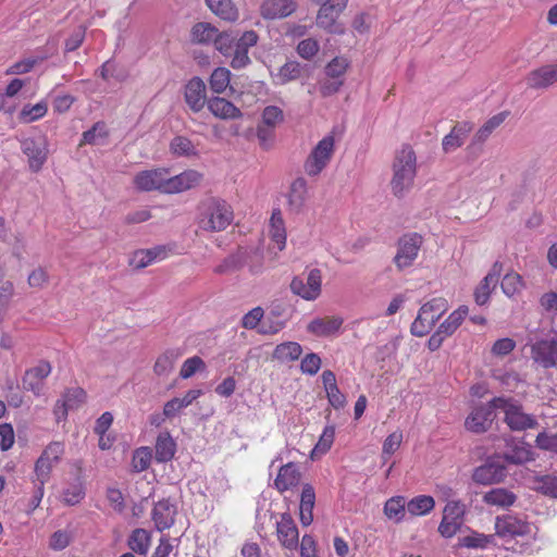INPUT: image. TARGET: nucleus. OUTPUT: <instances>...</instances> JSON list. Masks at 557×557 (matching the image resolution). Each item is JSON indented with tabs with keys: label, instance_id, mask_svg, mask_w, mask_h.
<instances>
[{
	"label": "nucleus",
	"instance_id": "obj_1",
	"mask_svg": "<svg viewBox=\"0 0 557 557\" xmlns=\"http://www.w3.org/2000/svg\"><path fill=\"white\" fill-rule=\"evenodd\" d=\"M233 220V208L224 199L209 197L200 201L197 207V225L203 232H222L232 224Z\"/></svg>",
	"mask_w": 557,
	"mask_h": 557
},
{
	"label": "nucleus",
	"instance_id": "obj_2",
	"mask_svg": "<svg viewBox=\"0 0 557 557\" xmlns=\"http://www.w3.org/2000/svg\"><path fill=\"white\" fill-rule=\"evenodd\" d=\"M391 188L394 196L400 198L413 186L417 174V157L410 145H403L395 152L392 164Z\"/></svg>",
	"mask_w": 557,
	"mask_h": 557
},
{
	"label": "nucleus",
	"instance_id": "obj_3",
	"mask_svg": "<svg viewBox=\"0 0 557 557\" xmlns=\"http://www.w3.org/2000/svg\"><path fill=\"white\" fill-rule=\"evenodd\" d=\"M491 404L504 412V422L511 431H525L537 426L535 417L525 413L522 405L511 397H494Z\"/></svg>",
	"mask_w": 557,
	"mask_h": 557
},
{
	"label": "nucleus",
	"instance_id": "obj_4",
	"mask_svg": "<svg viewBox=\"0 0 557 557\" xmlns=\"http://www.w3.org/2000/svg\"><path fill=\"white\" fill-rule=\"evenodd\" d=\"M335 131L315 144L304 162V171L309 177L319 176L329 166L335 153Z\"/></svg>",
	"mask_w": 557,
	"mask_h": 557
},
{
	"label": "nucleus",
	"instance_id": "obj_5",
	"mask_svg": "<svg viewBox=\"0 0 557 557\" xmlns=\"http://www.w3.org/2000/svg\"><path fill=\"white\" fill-rule=\"evenodd\" d=\"M448 308V301L444 297H434L422 305L411 324V333L418 337L426 335Z\"/></svg>",
	"mask_w": 557,
	"mask_h": 557
},
{
	"label": "nucleus",
	"instance_id": "obj_6",
	"mask_svg": "<svg viewBox=\"0 0 557 557\" xmlns=\"http://www.w3.org/2000/svg\"><path fill=\"white\" fill-rule=\"evenodd\" d=\"M320 5L317 14V25L330 34L343 35L345 28L338 22L339 15L345 11L348 0H313Z\"/></svg>",
	"mask_w": 557,
	"mask_h": 557
},
{
	"label": "nucleus",
	"instance_id": "obj_7",
	"mask_svg": "<svg viewBox=\"0 0 557 557\" xmlns=\"http://www.w3.org/2000/svg\"><path fill=\"white\" fill-rule=\"evenodd\" d=\"M422 244L423 238L418 233H408L399 237L397 242V252L393 259L394 264L399 271L414 263Z\"/></svg>",
	"mask_w": 557,
	"mask_h": 557
},
{
	"label": "nucleus",
	"instance_id": "obj_8",
	"mask_svg": "<svg viewBox=\"0 0 557 557\" xmlns=\"http://www.w3.org/2000/svg\"><path fill=\"white\" fill-rule=\"evenodd\" d=\"M322 274L319 269L308 272L306 280L296 276L290 282V290L305 300H315L321 295Z\"/></svg>",
	"mask_w": 557,
	"mask_h": 557
},
{
	"label": "nucleus",
	"instance_id": "obj_9",
	"mask_svg": "<svg viewBox=\"0 0 557 557\" xmlns=\"http://www.w3.org/2000/svg\"><path fill=\"white\" fill-rule=\"evenodd\" d=\"M166 174L169 169L154 168L138 172L134 178L133 184L136 189L140 191H159L165 194Z\"/></svg>",
	"mask_w": 557,
	"mask_h": 557
},
{
	"label": "nucleus",
	"instance_id": "obj_10",
	"mask_svg": "<svg viewBox=\"0 0 557 557\" xmlns=\"http://www.w3.org/2000/svg\"><path fill=\"white\" fill-rule=\"evenodd\" d=\"M64 455V445L61 442H51L46 446L35 462V476L49 480L53 467Z\"/></svg>",
	"mask_w": 557,
	"mask_h": 557
},
{
	"label": "nucleus",
	"instance_id": "obj_11",
	"mask_svg": "<svg viewBox=\"0 0 557 557\" xmlns=\"http://www.w3.org/2000/svg\"><path fill=\"white\" fill-rule=\"evenodd\" d=\"M52 367L47 360H40L34 367L27 369L22 377L23 388L40 396L45 388V381L51 374Z\"/></svg>",
	"mask_w": 557,
	"mask_h": 557
},
{
	"label": "nucleus",
	"instance_id": "obj_12",
	"mask_svg": "<svg viewBox=\"0 0 557 557\" xmlns=\"http://www.w3.org/2000/svg\"><path fill=\"white\" fill-rule=\"evenodd\" d=\"M465 506L461 502H449L443 511L438 532L446 539L453 537L463 523Z\"/></svg>",
	"mask_w": 557,
	"mask_h": 557
},
{
	"label": "nucleus",
	"instance_id": "obj_13",
	"mask_svg": "<svg viewBox=\"0 0 557 557\" xmlns=\"http://www.w3.org/2000/svg\"><path fill=\"white\" fill-rule=\"evenodd\" d=\"M507 476V469L502 462L488 459L472 472V480L480 485L502 483Z\"/></svg>",
	"mask_w": 557,
	"mask_h": 557
},
{
	"label": "nucleus",
	"instance_id": "obj_14",
	"mask_svg": "<svg viewBox=\"0 0 557 557\" xmlns=\"http://www.w3.org/2000/svg\"><path fill=\"white\" fill-rule=\"evenodd\" d=\"M531 533V524L515 516L505 515L497 517L495 521V534L502 539H515L527 536Z\"/></svg>",
	"mask_w": 557,
	"mask_h": 557
},
{
	"label": "nucleus",
	"instance_id": "obj_15",
	"mask_svg": "<svg viewBox=\"0 0 557 557\" xmlns=\"http://www.w3.org/2000/svg\"><path fill=\"white\" fill-rule=\"evenodd\" d=\"M497 408L492 407L491 400L486 405H480L470 411L465 420V428L472 433L481 434L486 432L494 420L493 411Z\"/></svg>",
	"mask_w": 557,
	"mask_h": 557
},
{
	"label": "nucleus",
	"instance_id": "obj_16",
	"mask_svg": "<svg viewBox=\"0 0 557 557\" xmlns=\"http://www.w3.org/2000/svg\"><path fill=\"white\" fill-rule=\"evenodd\" d=\"M21 149L27 157L30 171L37 173L41 170L48 158V145L45 139L24 138L21 140Z\"/></svg>",
	"mask_w": 557,
	"mask_h": 557
},
{
	"label": "nucleus",
	"instance_id": "obj_17",
	"mask_svg": "<svg viewBox=\"0 0 557 557\" xmlns=\"http://www.w3.org/2000/svg\"><path fill=\"white\" fill-rule=\"evenodd\" d=\"M276 536L277 541L285 549H297L299 545V531L289 513H282L276 521Z\"/></svg>",
	"mask_w": 557,
	"mask_h": 557
},
{
	"label": "nucleus",
	"instance_id": "obj_18",
	"mask_svg": "<svg viewBox=\"0 0 557 557\" xmlns=\"http://www.w3.org/2000/svg\"><path fill=\"white\" fill-rule=\"evenodd\" d=\"M259 36L255 30H246L235 40L234 54L231 55V66L235 70L243 69L250 63L249 49L257 45Z\"/></svg>",
	"mask_w": 557,
	"mask_h": 557
},
{
	"label": "nucleus",
	"instance_id": "obj_19",
	"mask_svg": "<svg viewBox=\"0 0 557 557\" xmlns=\"http://www.w3.org/2000/svg\"><path fill=\"white\" fill-rule=\"evenodd\" d=\"M531 358L544 369L557 366V339H541L531 346Z\"/></svg>",
	"mask_w": 557,
	"mask_h": 557
},
{
	"label": "nucleus",
	"instance_id": "obj_20",
	"mask_svg": "<svg viewBox=\"0 0 557 557\" xmlns=\"http://www.w3.org/2000/svg\"><path fill=\"white\" fill-rule=\"evenodd\" d=\"M203 175L196 170H186L177 175L166 174L165 194H180L200 185Z\"/></svg>",
	"mask_w": 557,
	"mask_h": 557
},
{
	"label": "nucleus",
	"instance_id": "obj_21",
	"mask_svg": "<svg viewBox=\"0 0 557 557\" xmlns=\"http://www.w3.org/2000/svg\"><path fill=\"white\" fill-rule=\"evenodd\" d=\"M177 516V507L170 498L157 502L151 510V519L158 531L162 532L173 527Z\"/></svg>",
	"mask_w": 557,
	"mask_h": 557
},
{
	"label": "nucleus",
	"instance_id": "obj_22",
	"mask_svg": "<svg viewBox=\"0 0 557 557\" xmlns=\"http://www.w3.org/2000/svg\"><path fill=\"white\" fill-rule=\"evenodd\" d=\"M301 481V472L295 462L283 465L273 481L274 488L281 494L293 491Z\"/></svg>",
	"mask_w": 557,
	"mask_h": 557
},
{
	"label": "nucleus",
	"instance_id": "obj_23",
	"mask_svg": "<svg viewBox=\"0 0 557 557\" xmlns=\"http://www.w3.org/2000/svg\"><path fill=\"white\" fill-rule=\"evenodd\" d=\"M170 250L169 247L163 245L149 249L135 250L128 260V264L136 270L144 269L153 262L166 259Z\"/></svg>",
	"mask_w": 557,
	"mask_h": 557
},
{
	"label": "nucleus",
	"instance_id": "obj_24",
	"mask_svg": "<svg viewBox=\"0 0 557 557\" xmlns=\"http://www.w3.org/2000/svg\"><path fill=\"white\" fill-rule=\"evenodd\" d=\"M503 265L500 262H495L491 271L484 276L480 284L474 289V301L479 306H484L488 302L494 288L496 287L499 276L502 274Z\"/></svg>",
	"mask_w": 557,
	"mask_h": 557
},
{
	"label": "nucleus",
	"instance_id": "obj_25",
	"mask_svg": "<svg viewBox=\"0 0 557 557\" xmlns=\"http://www.w3.org/2000/svg\"><path fill=\"white\" fill-rule=\"evenodd\" d=\"M184 97L191 111H201L207 103L205 82L197 76L189 79L185 85Z\"/></svg>",
	"mask_w": 557,
	"mask_h": 557
},
{
	"label": "nucleus",
	"instance_id": "obj_26",
	"mask_svg": "<svg viewBox=\"0 0 557 557\" xmlns=\"http://www.w3.org/2000/svg\"><path fill=\"white\" fill-rule=\"evenodd\" d=\"M297 9L294 0H264L260 5V14L265 20L284 18Z\"/></svg>",
	"mask_w": 557,
	"mask_h": 557
},
{
	"label": "nucleus",
	"instance_id": "obj_27",
	"mask_svg": "<svg viewBox=\"0 0 557 557\" xmlns=\"http://www.w3.org/2000/svg\"><path fill=\"white\" fill-rule=\"evenodd\" d=\"M344 323L341 317H324L313 319L307 326L309 333L319 336L326 337L336 334Z\"/></svg>",
	"mask_w": 557,
	"mask_h": 557
},
{
	"label": "nucleus",
	"instance_id": "obj_28",
	"mask_svg": "<svg viewBox=\"0 0 557 557\" xmlns=\"http://www.w3.org/2000/svg\"><path fill=\"white\" fill-rule=\"evenodd\" d=\"M208 110L218 119L235 120L242 116V111L230 100L212 97L207 101Z\"/></svg>",
	"mask_w": 557,
	"mask_h": 557
},
{
	"label": "nucleus",
	"instance_id": "obj_29",
	"mask_svg": "<svg viewBox=\"0 0 557 557\" xmlns=\"http://www.w3.org/2000/svg\"><path fill=\"white\" fill-rule=\"evenodd\" d=\"M321 379L330 405L336 410L344 408L346 405V397L337 386L334 372L325 370L323 371Z\"/></svg>",
	"mask_w": 557,
	"mask_h": 557
},
{
	"label": "nucleus",
	"instance_id": "obj_30",
	"mask_svg": "<svg viewBox=\"0 0 557 557\" xmlns=\"http://www.w3.org/2000/svg\"><path fill=\"white\" fill-rule=\"evenodd\" d=\"M557 82V63L547 64L532 71L527 83L532 88H546Z\"/></svg>",
	"mask_w": 557,
	"mask_h": 557
},
{
	"label": "nucleus",
	"instance_id": "obj_31",
	"mask_svg": "<svg viewBox=\"0 0 557 557\" xmlns=\"http://www.w3.org/2000/svg\"><path fill=\"white\" fill-rule=\"evenodd\" d=\"M315 505V492L311 484H304L300 503H299V520L304 527H308L313 522V508Z\"/></svg>",
	"mask_w": 557,
	"mask_h": 557
},
{
	"label": "nucleus",
	"instance_id": "obj_32",
	"mask_svg": "<svg viewBox=\"0 0 557 557\" xmlns=\"http://www.w3.org/2000/svg\"><path fill=\"white\" fill-rule=\"evenodd\" d=\"M471 131L472 124L469 122L455 125L450 133L443 138L442 146L444 151L450 152L461 147Z\"/></svg>",
	"mask_w": 557,
	"mask_h": 557
},
{
	"label": "nucleus",
	"instance_id": "obj_33",
	"mask_svg": "<svg viewBox=\"0 0 557 557\" xmlns=\"http://www.w3.org/2000/svg\"><path fill=\"white\" fill-rule=\"evenodd\" d=\"M85 400L86 392L82 387L76 386L67 388L63 393L62 398L57 401L55 412L62 409L63 416H66L70 409L78 408Z\"/></svg>",
	"mask_w": 557,
	"mask_h": 557
},
{
	"label": "nucleus",
	"instance_id": "obj_34",
	"mask_svg": "<svg viewBox=\"0 0 557 557\" xmlns=\"http://www.w3.org/2000/svg\"><path fill=\"white\" fill-rule=\"evenodd\" d=\"M180 348H170L160 354L153 364V372L158 376H168L174 369L176 361L182 357Z\"/></svg>",
	"mask_w": 557,
	"mask_h": 557
},
{
	"label": "nucleus",
	"instance_id": "obj_35",
	"mask_svg": "<svg viewBox=\"0 0 557 557\" xmlns=\"http://www.w3.org/2000/svg\"><path fill=\"white\" fill-rule=\"evenodd\" d=\"M504 459L512 465H522L534 460V453L528 443L517 442L509 446L504 454Z\"/></svg>",
	"mask_w": 557,
	"mask_h": 557
},
{
	"label": "nucleus",
	"instance_id": "obj_36",
	"mask_svg": "<svg viewBox=\"0 0 557 557\" xmlns=\"http://www.w3.org/2000/svg\"><path fill=\"white\" fill-rule=\"evenodd\" d=\"M517 496L509 490L492 488L483 495V502L488 506L508 508L515 504Z\"/></svg>",
	"mask_w": 557,
	"mask_h": 557
},
{
	"label": "nucleus",
	"instance_id": "obj_37",
	"mask_svg": "<svg viewBox=\"0 0 557 557\" xmlns=\"http://www.w3.org/2000/svg\"><path fill=\"white\" fill-rule=\"evenodd\" d=\"M269 235L271 239L277 245L278 250H283L286 245V230L283 215L280 209L273 210L270 224Z\"/></svg>",
	"mask_w": 557,
	"mask_h": 557
},
{
	"label": "nucleus",
	"instance_id": "obj_38",
	"mask_svg": "<svg viewBox=\"0 0 557 557\" xmlns=\"http://www.w3.org/2000/svg\"><path fill=\"white\" fill-rule=\"evenodd\" d=\"M210 11L220 18L235 22L238 18V9L232 0H205Z\"/></svg>",
	"mask_w": 557,
	"mask_h": 557
},
{
	"label": "nucleus",
	"instance_id": "obj_39",
	"mask_svg": "<svg viewBox=\"0 0 557 557\" xmlns=\"http://www.w3.org/2000/svg\"><path fill=\"white\" fill-rule=\"evenodd\" d=\"M469 309L467 306H460L454 310L440 325L438 330L446 337H450L467 318Z\"/></svg>",
	"mask_w": 557,
	"mask_h": 557
},
{
	"label": "nucleus",
	"instance_id": "obj_40",
	"mask_svg": "<svg viewBox=\"0 0 557 557\" xmlns=\"http://www.w3.org/2000/svg\"><path fill=\"white\" fill-rule=\"evenodd\" d=\"M151 534L145 529L138 528L132 531L127 540V546L138 555H146L150 548Z\"/></svg>",
	"mask_w": 557,
	"mask_h": 557
},
{
	"label": "nucleus",
	"instance_id": "obj_41",
	"mask_svg": "<svg viewBox=\"0 0 557 557\" xmlns=\"http://www.w3.org/2000/svg\"><path fill=\"white\" fill-rule=\"evenodd\" d=\"M508 114L509 113L507 111H504L488 119L475 133L473 137V143H484L492 135V133L505 122Z\"/></svg>",
	"mask_w": 557,
	"mask_h": 557
},
{
	"label": "nucleus",
	"instance_id": "obj_42",
	"mask_svg": "<svg viewBox=\"0 0 557 557\" xmlns=\"http://www.w3.org/2000/svg\"><path fill=\"white\" fill-rule=\"evenodd\" d=\"M302 352L301 346L296 342L278 344L273 350V359L281 362L297 360Z\"/></svg>",
	"mask_w": 557,
	"mask_h": 557
},
{
	"label": "nucleus",
	"instance_id": "obj_43",
	"mask_svg": "<svg viewBox=\"0 0 557 557\" xmlns=\"http://www.w3.org/2000/svg\"><path fill=\"white\" fill-rule=\"evenodd\" d=\"M407 504L404 496H394L384 504V515L395 522H400L406 515Z\"/></svg>",
	"mask_w": 557,
	"mask_h": 557
},
{
	"label": "nucleus",
	"instance_id": "obj_44",
	"mask_svg": "<svg viewBox=\"0 0 557 557\" xmlns=\"http://www.w3.org/2000/svg\"><path fill=\"white\" fill-rule=\"evenodd\" d=\"M435 507V500L430 495H419L407 503V510L411 516H424Z\"/></svg>",
	"mask_w": 557,
	"mask_h": 557
},
{
	"label": "nucleus",
	"instance_id": "obj_45",
	"mask_svg": "<svg viewBox=\"0 0 557 557\" xmlns=\"http://www.w3.org/2000/svg\"><path fill=\"white\" fill-rule=\"evenodd\" d=\"M231 75V71L226 67L214 69L209 78L210 89L218 95L225 92L230 87Z\"/></svg>",
	"mask_w": 557,
	"mask_h": 557
},
{
	"label": "nucleus",
	"instance_id": "obj_46",
	"mask_svg": "<svg viewBox=\"0 0 557 557\" xmlns=\"http://www.w3.org/2000/svg\"><path fill=\"white\" fill-rule=\"evenodd\" d=\"M218 28L210 23H197L190 30L191 41L196 44H210L213 42Z\"/></svg>",
	"mask_w": 557,
	"mask_h": 557
},
{
	"label": "nucleus",
	"instance_id": "obj_47",
	"mask_svg": "<svg viewBox=\"0 0 557 557\" xmlns=\"http://www.w3.org/2000/svg\"><path fill=\"white\" fill-rule=\"evenodd\" d=\"M334 438H335V426L326 425L323 429L318 443L311 450V454H310L311 459L319 458L322 455L326 454L331 449V447L334 443Z\"/></svg>",
	"mask_w": 557,
	"mask_h": 557
},
{
	"label": "nucleus",
	"instance_id": "obj_48",
	"mask_svg": "<svg viewBox=\"0 0 557 557\" xmlns=\"http://www.w3.org/2000/svg\"><path fill=\"white\" fill-rule=\"evenodd\" d=\"M85 485L81 476L71 483L62 494V502L67 506H75L85 498Z\"/></svg>",
	"mask_w": 557,
	"mask_h": 557
},
{
	"label": "nucleus",
	"instance_id": "obj_49",
	"mask_svg": "<svg viewBox=\"0 0 557 557\" xmlns=\"http://www.w3.org/2000/svg\"><path fill=\"white\" fill-rule=\"evenodd\" d=\"M47 112L48 103L44 100L36 104H25L18 114V120L21 123H32L44 117Z\"/></svg>",
	"mask_w": 557,
	"mask_h": 557
},
{
	"label": "nucleus",
	"instance_id": "obj_50",
	"mask_svg": "<svg viewBox=\"0 0 557 557\" xmlns=\"http://www.w3.org/2000/svg\"><path fill=\"white\" fill-rule=\"evenodd\" d=\"M494 534L486 535L479 532H472L469 535H466L460 539V545L467 548L484 549L490 545L494 544Z\"/></svg>",
	"mask_w": 557,
	"mask_h": 557
},
{
	"label": "nucleus",
	"instance_id": "obj_51",
	"mask_svg": "<svg viewBox=\"0 0 557 557\" xmlns=\"http://www.w3.org/2000/svg\"><path fill=\"white\" fill-rule=\"evenodd\" d=\"M108 136L109 132L106 124L103 122H97L90 129L83 133L79 146L101 144Z\"/></svg>",
	"mask_w": 557,
	"mask_h": 557
},
{
	"label": "nucleus",
	"instance_id": "obj_52",
	"mask_svg": "<svg viewBox=\"0 0 557 557\" xmlns=\"http://www.w3.org/2000/svg\"><path fill=\"white\" fill-rule=\"evenodd\" d=\"M175 443L174 441L169 436H162L160 435L157 438L156 443V458L158 461L165 462L173 458L175 454Z\"/></svg>",
	"mask_w": 557,
	"mask_h": 557
},
{
	"label": "nucleus",
	"instance_id": "obj_53",
	"mask_svg": "<svg viewBox=\"0 0 557 557\" xmlns=\"http://www.w3.org/2000/svg\"><path fill=\"white\" fill-rule=\"evenodd\" d=\"M500 286L505 295L513 297L522 290L524 282L520 274L511 271L505 274Z\"/></svg>",
	"mask_w": 557,
	"mask_h": 557
},
{
	"label": "nucleus",
	"instance_id": "obj_54",
	"mask_svg": "<svg viewBox=\"0 0 557 557\" xmlns=\"http://www.w3.org/2000/svg\"><path fill=\"white\" fill-rule=\"evenodd\" d=\"M245 263V253L238 251L226 257L219 265L214 268L216 274H228L238 271Z\"/></svg>",
	"mask_w": 557,
	"mask_h": 557
},
{
	"label": "nucleus",
	"instance_id": "obj_55",
	"mask_svg": "<svg viewBox=\"0 0 557 557\" xmlns=\"http://www.w3.org/2000/svg\"><path fill=\"white\" fill-rule=\"evenodd\" d=\"M236 37L233 36L231 32H222L218 30L215 38L213 40L214 48L224 57L231 58L234 54V46H235Z\"/></svg>",
	"mask_w": 557,
	"mask_h": 557
},
{
	"label": "nucleus",
	"instance_id": "obj_56",
	"mask_svg": "<svg viewBox=\"0 0 557 557\" xmlns=\"http://www.w3.org/2000/svg\"><path fill=\"white\" fill-rule=\"evenodd\" d=\"M170 150L173 154L178 157H191L197 154L191 140L184 136L174 137L170 144Z\"/></svg>",
	"mask_w": 557,
	"mask_h": 557
},
{
	"label": "nucleus",
	"instance_id": "obj_57",
	"mask_svg": "<svg viewBox=\"0 0 557 557\" xmlns=\"http://www.w3.org/2000/svg\"><path fill=\"white\" fill-rule=\"evenodd\" d=\"M403 432L397 430L391 433L383 442L382 445V459L386 461L392 455H394L403 443Z\"/></svg>",
	"mask_w": 557,
	"mask_h": 557
},
{
	"label": "nucleus",
	"instance_id": "obj_58",
	"mask_svg": "<svg viewBox=\"0 0 557 557\" xmlns=\"http://www.w3.org/2000/svg\"><path fill=\"white\" fill-rule=\"evenodd\" d=\"M151 450L148 447L137 448L132 458V467L135 472H143L147 470L151 462Z\"/></svg>",
	"mask_w": 557,
	"mask_h": 557
},
{
	"label": "nucleus",
	"instance_id": "obj_59",
	"mask_svg": "<svg viewBox=\"0 0 557 557\" xmlns=\"http://www.w3.org/2000/svg\"><path fill=\"white\" fill-rule=\"evenodd\" d=\"M206 369L205 361L198 357L194 356L187 358L180 370V376L184 380L191 377L196 372L203 371Z\"/></svg>",
	"mask_w": 557,
	"mask_h": 557
},
{
	"label": "nucleus",
	"instance_id": "obj_60",
	"mask_svg": "<svg viewBox=\"0 0 557 557\" xmlns=\"http://www.w3.org/2000/svg\"><path fill=\"white\" fill-rule=\"evenodd\" d=\"M300 65L295 61L285 63L278 70L276 75L278 84H286L290 81L297 79L300 76Z\"/></svg>",
	"mask_w": 557,
	"mask_h": 557
},
{
	"label": "nucleus",
	"instance_id": "obj_61",
	"mask_svg": "<svg viewBox=\"0 0 557 557\" xmlns=\"http://www.w3.org/2000/svg\"><path fill=\"white\" fill-rule=\"evenodd\" d=\"M308 193V184L304 177H297L290 185V202H304Z\"/></svg>",
	"mask_w": 557,
	"mask_h": 557
},
{
	"label": "nucleus",
	"instance_id": "obj_62",
	"mask_svg": "<svg viewBox=\"0 0 557 557\" xmlns=\"http://www.w3.org/2000/svg\"><path fill=\"white\" fill-rule=\"evenodd\" d=\"M283 121V111L276 106H268L262 112V122L269 127H274Z\"/></svg>",
	"mask_w": 557,
	"mask_h": 557
},
{
	"label": "nucleus",
	"instance_id": "obj_63",
	"mask_svg": "<svg viewBox=\"0 0 557 557\" xmlns=\"http://www.w3.org/2000/svg\"><path fill=\"white\" fill-rule=\"evenodd\" d=\"M535 444L542 450L557 453V433L541 432L536 435Z\"/></svg>",
	"mask_w": 557,
	"mask_h": 557
},
{
	"label": "nucleus",
	"instance_id": "obj_64",
	"mask_svg": "<svg viewBox=\"0 0 557 557\" xmlns=\"http://www.w3.org/2000/svg\"><path fill=\"white\" fill-rule=\"evenodd\" d=\"M321 363V358L317 354L310 352L302 358L300 369L306 374L314 375L320 370Z\"/></svg>",
	"mask_w": 557,
	"mask_h": 557
}]
</instances>
